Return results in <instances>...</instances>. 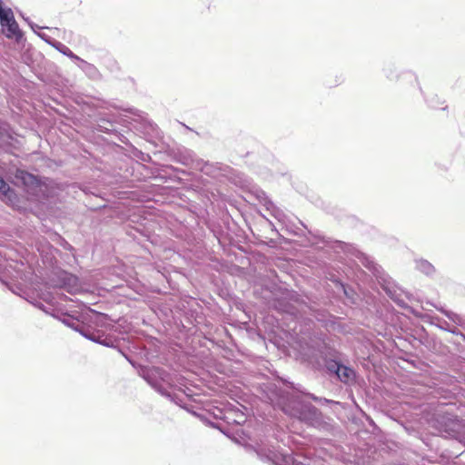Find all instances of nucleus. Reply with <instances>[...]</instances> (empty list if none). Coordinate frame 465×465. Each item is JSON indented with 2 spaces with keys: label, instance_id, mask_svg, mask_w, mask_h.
<instances>
[{
  "label": "nucleus",
  "instance_id": "nucleus-1",
  "mask_svg": "<svg viewBox=\"0 0 465 465\" xmlns=\"http://www.w3.org/2000/svg\"><path fill=\"white\" fill-rule=\"evenodd\" d=\"M292 416H295L301 421H305L313 424L321 418V413L315 406L311 403H302L294 401V394L292 392Z\"/></svg>",
  "mask_w": 465,
  "mask_h": 465
},
{
  "label": "nucleus",
  "instance_id": "nucleus-2",
  "mask_svg": "<svg viewBox=\"0 0 465 465\" xmlns=\"http://www.w3.org/2000/svg\"><path fill=\"white\" fill-rule=\"evenodd\" d=\"M0 23L2 31L8 38L15 37L19 35L18 25L15 20L11 8L5 7L0 0Z\"/></svg>",
  "mask_w": 465,
  "mask_h": 465
},
{
  "label": "nucleus",
  "instance_id": "nucleus-3",
  "mask_svg": "<svg viewBox=\"0 0 465 465\" xmlns=\"http://www.w3.org/2000/svg\"><path fill=\"white\" fill-rule=\"evenodd\" d=\"M292 349L298 351L297 359L298 357L305 359V357H309L313 351L312 347L310 346L309 342L304 338L292 343Z\"/></svg>",
  "mask_w": 465,
  "mask_h": 465
},
{
  "label": "nucleus",
  "instance_id": "nucleus-4",
  "mask_svg": "<svg viewBox=\"0 0 465 465\" xmlns=\"http://www.w3.org/2000/svg\"><path fill=\"white\" fill-rule=\"evenodd\" d=\"M336 374L340 378V381L344 383L353 381L355 379L354 371L343 365L337 366Z\"/></svg>",
  "mask_w": 465,
  "mask_h": 465
},
{
  "label": "nucleus",
  "instance_id": "nucleus-5",
  "mask_svg": "<svg viewBox=\"0 0 465 465\" xmlns=\"http://www.w3.org/2000/svg\"><path fill=\"white\" fill-rule=\"evenodd\" d=\"M272 460L274 465H289V457L280 451H276L272 454Z\"/></svg>",
  "mask_w": 465,
  "mask_h": 465
},
{
  "label": "nucleus",
  "instance_id": "nucleus-6",
  "mask_svg": "<svg viewBox=\"0 0 465 465\" xmlns=\"http://www.w3.org/2000/svg\"><path fill=\"white\" fill-rule=\"evenodd\" d=\"M0 193H2L7 200L12 201L14 193L10 190L8 184L0 178Z\"/></svg>",
  "mask_w": 465,
  "mask_h": 465
},
{
  "label": "nucleus",
  "instance_id": "nucleus-7",
  "mask_svg": "<svg viewBox=\"0 0 465 465\" xmlns=\"http://www.w3.org/2000/svg\"><path fill=\"white\" fill-rule=\"evenodd\" d=\"M420 266L421 267V269L423 271H425L426 272H429L430 270H433V267L431 266V264L428 262H421V263H420Z\"/></svg>",
  "mask_w": 465,
  "mask_h": 465
},
{
  "label": "nucleus",
  "instance_id": "nucleus-8",
  "mask_svg": "<svg viewBox=\"0 0 465 465\" xmlns=\"http://www.w3.org/2000/svg\"><path fill=\"white\" fill-rule=\"evenodd\" d=\"M22 178L25 181V183L32 182L34 180V177L28 173H22Z\"/></svg>",
  "mask_w": 465,
  "mask_h": 465
},
{
  "label": "nucleus",
  "instance_id": "nucleus-9",
  "mask_svg": "<svg viewBox=\"0 0 465 465\" xmlns=\"http://www.w3.org/2000/svg\"><path fill=\"white\" fill-rule=\"evenodd\" d=\"M58 45H59V46H61V48H60V47H58V46H56V47H57L61 52H63V53H64V54H69L70 50H69L66 46H64V45H61L60 43H58Z\"/></svg>",
  "mask_w": 465,
  "mask_h": 465
}]
</instances>
